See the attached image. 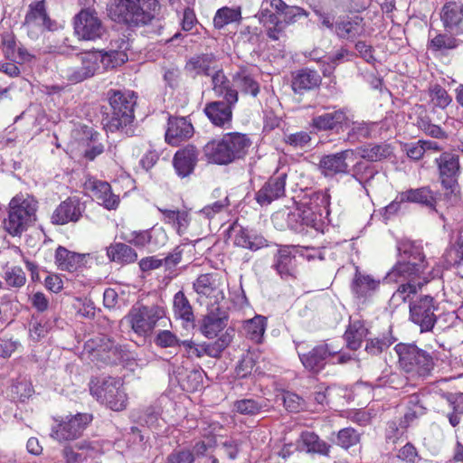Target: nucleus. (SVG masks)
<instances>
[{"instance_id":"nucleus-24","label":"nucleus","mask_w":463,"mask_h":463,"mask_svg":"<svg viewBox=\"0 0 463 463\" xmlns=\"http://www.w3.org/2000/svg\"><path fill=\"white\" fill-rule=\"evenodd\" d=\"M233 236V243L244 249L257 250L267 246L266 239L251 231L243 229L241 226H233L232 228Z\"/></svg>"},{"instance_id":"nucleus-40","label":"nucleus","mask_w":463,"mask_h":463,"mask_svg":"<svg viewBox=\"0 0 463 463\" xmlns=\"http://www.w3.org/2000/svg\"><path fill=\"white\" fill-rule=\"evenodd\" d=\"M439 165L442 183L446 184L447 180L449 181L454 178L459 171V163L458 156L450 153H443L439 158L436 159Z\"/></svg>"},{"instance_id":"nucleus-7","label":"nucleus","mask_w":463,"mask_h":463,"mask_svg":"<svg viewBox=\"0 0 463 463\" xmlns=\"http://www.w3.org/2000/svg\"><path fill=\"white\" fill-rule=\"evenodd\" d=\"M426 264H413L398 259L396 264L388 273L387 278L396 282L406 280V283H413L418 288L428 283L439 271L427 270Z\"/></svg>"},{"instance_id":"nucleus-21","label":"nucleus","mask_w":463,"mask_h":463,"mask_svg":"<svg viewBox=\"0 0 463 463\" xmlns=\"http://www.w3.org/2000/svg\"><path fill=\"white\" fill-rule=\"evenodd\" d=\"M235 104L227 102L225 99L213 101L206 104L204 113L213 125L222 127L231 122L232 107Z\"/></svg>"},{"instance_id":"nucleus-5","label":"nucleus","mask_w":463,"mask_h":463,"mask_svg":"<svg viewBox=\"0 0 463 463\" xmlns=\"http://www.w3.org/2000/svg\"><path fill=\"white\" fill-rule=\"evenodd\" d=\"M128 60L122 52L90 51L78 54L76 61L80 62L88 78L93 77L101 68L109 70L122 65Z\"/></svg>"},{"instance_id":"nucleus-33","label":"nucleus","mask_w":463,"mask_h":463,"mask_svg":"<svg viewBox=\"0 0 463 463\" xmlns=\"http://www.w3.org/2000/svg\"><path fill=\"white\" fill-rule=\"evenodd\" d=\"M298 447L302 451H306L307 453H318L321 455H327L330 449L329 445L311 431H305L301 434L298 442Z\"/></svg>"},{"instance_id":"nucleus-27","label":"nucleus","mask_w":463,"mask_h":463,"mask_svg":"<svg viewBox=\"0 0 463 463\" xmlns=\"http://www.w3.org/2000/svg\"><path fill=\"white\" fill-rule=\"evenodd\" d=\"M380 279L356 270L352 283V291L359 299L371 297L380 287Z\"/></svg>"},{"instance_id":"nucleus-16","label":"nucleus","mask_w":463,"mask_h":463,"mask_svg":"<svg viewBox=\"0 0 463 463\" xmlns=\"http://www.w3.org/2000/svg\"><path fill=\"white\" fill-rule=\"evenodd\" d=\"M354 151L346 149L335 154L325 156L319 162L322 173L326 176H334L338 174L348 173V164L346 160L353 157Z\"/></svg>"},{"instance_id":"nucleus-23","label":"nucleus","mask_w":463,"mask_h":463,"mask_svg":"<svg viewBox=\"0 0 463 463\" xmlns=\"http://www.w3.org/2000/svg\"><path fill=\"white\" fill-rule=\"evenodd\" d=\"M185 70L194 77L210 76L218 70L216 57L213 53H203L191 57L185 64Z\"/></svg>"},{"instance_id":"nucleus-52","label":"nucleus","mask_w":463,"mask_h":463,"mask_svg":"<svg viewBox=\"0 0 463 463\" xmlns=\"http://www.w3.org/2000/svg\"><path fill=\"white\" fill-rule=\"evenodd\" d=\"M443 259L446 269L463 264V237H459L457 244L446 250Z\"/></svg>"},{"instance_id":"nucleus-51","label":"nucleus","mask_w":463,"mask_h":463,"mask_svg":"<svg viewBox=\"0 0 463 463\" xmlns=\"http://www.w3.org/2000/svg\"><path fill=\"white\" fill-rule=\"evenodd\" d=\"M241 10L236 8L222 7L219 9L213 18L214 26L218 29L237 22L241 19Z\"/></svg>"},{"instance_id":"nucleus-58","label":"nucleus","mask_w":463,"mask_h":463,"mask_svg":"<svg viewBox=\"0 0 463 463\" xmlns=\"http://www.w3.org/2000/svg\"><path fill=\"white\" fill-rule=\"evenodd\" d=\"M255 366V360L252 354H245L235 368V374L238 378H245L250 375Z\"/></svg>"},{"instance_id":"nucleus-43","label":"nucleus","mask_w":463,"mask_h":463,"mask_svg":"<svg viewBox=\"0 0 463 463\" xmlns=\"http://www.w3.org/2000/svg\"><path fill=\"white\" fill-rule=\"evenodd\" d=\"M359 151L363 158L371 162L381 161L393 154V148L386 143L364 146L359 148Z\"/></svg>"},{"instance_id":"nucleus-13","label":"nucleus","mask_w":463,"mask_h":463,"mask_svg":"<svg viewBox=\"0 0 463 463\" xmlns=\"http://www.w3.org/2000/svg\"><path fill=\"white\" fill-rule=\"evenodd\" d=\"M74 31L81 40H95L101 37L105 28L96 12L85 9L76 15Z\"/></svg>"},{"instance_id":"nucleus-46","label":"nucleus","mask_w":463,"mask_h":463,"mask_svg":"<svg viewBox=\"0 0 463 463\" xmlns=\"http://www.w3.org/2000/svg\"><path fill=\"white\" fill-rule=\"evenodd\" d=\"M366 335L367 329L361 321L352 322L345 333L347 347L351 350H357Z\"/></svg>"},{"instance_id":"nucleus-8","label":"nucleus","mask_w":463,"mask_h":463,"mask_svg":"<svg viewBox=\"0 0 463 463\" xmlns=\"http://www.w3.org/2000/svg\"><path fill=\"white\" fill-rule=\"evenodd\" d=\"M165 314L164 307L158 305L133 307L128 315V320L136 334L146 335Z\"/></svg>"},{"instance_id":"nucleus-18","label":"nucleus","mask_w":463,"mask_h":463,"mask_svg":"<svg viewBox=\"0 0 463 463\" xmlns=\"http://www.w3.org/2000/svg\"><path fill=\"white\" fill-rule=\"evenodd\" d=\"M194 135V127L185 118H170L165 132V141L171 146H179L182 141Z\"/></svg>"},{"instance_id":"nucleus-19","label":"nucleus","mask_w":463,"mask_h":463,"mask_svg":"<svg viewBox=\"0 0 463 463\" xmlns=\"http://www.w3.org/2000/svg\"><path fill=\"white\" fill-rule=\"evenodd\" d=\"M272 268L281 279L288 280L296 279L298 275L297 260L289 248L284 247L274 256Z\"/></svg>"},{"instance_id":"nucleus-6","label":"nucleus","mask_w":463,"mask_h":463,"mask_svg":"<svg viewBox=\"0 0 463 463\" xmlns=\"http://www.w3.org/2000/svg\"><path fill=\"white\" fill-rule=\"evenodd\" d=\"M137 97L133 91H115L109 98L112 109L109 128L111 130L119 129L130 124L134 118V107Z\"/></svg>"},{"instance_id":"nucleus-25","label":"nucleus","mask_w":463,"mask_h":463,"mask_svg":"<svg viewBox=\"0 0 463 463\" xmlns=\"http://www.w3.org/2000/svg\"><path fill=\"white\" fill-rule=\"evenodd\" d=\"M222 139L227 147L232 162L244 157L251 144L250 138L241 133H229L224 135Z\"/></svg>"},{"instance_id":"nucleus-34","label":"nucleus","mask_w":463,"mask_h":463,"mask_svg":"<svg viewBox=\"0 0 463 463\" xmlns=\"http://www.w3.org/2000/svg\"><path fill=\"white\" fill-rule=\"evenodd\" d=\"M107 256L110 261L119 264L133 263L137 259V253L130 246L117 242L107 247Z\"/></svg>"},{"instance_id":"nucleus-47","label":"nucleus","mask_w":463,"mask_h":463,"mask_svg":"<svg viewBox=\"0 0 463 463\" xmlns=\"http://www.w3.org/2000/svg\"><path fill=\"white\" fill-rule=\"evenodd\" d=\"M173 309L176 318L185 322L194 321V317L192 306L183 291H178L174 296Z\"/></svg>"},{"instance_id":"nucleus-57","label":"nucleus","mask_w":463,"mask_h":463,"mask_svg":"<svg viewBox=\"0 0 463 463\" xmlns=\"http://www.w3.org/2000/svg\"><path fill=\"white\" fill-rule=\"evenodd\" d=\"M9 287L21 288L25 284L26 277L20 267H13L5 272L4 277Z\"/></svg>"},{"instance_id":"nucleus-49","label":"nucleus","mask_w":463,"mask_h":463,"mask_svg":"<svg viewBox=\"0 0 463 463\" xmlns=\"http://www.w3.org/2000/svg\"><path fill=\"white\" fill-rule=\"evenodd\" d=\"M232 340L230 329L222 334L218 339L213 343H204L205 353L207 356L218 358L222 353L229 346Z\"/></svg>"},{"instance_id":"nucleus-26","label":"nucleus","mask_w":463,"mask_h":463,"mask_svg":"<svg viewBox=\"0 0 463 463\" xmlns=\"http://www.w3.org/2000/svg\"><path fill=\"white\" fill-rule=\"evenodd\" d=\"M335 33L339 38L354 40L364 33V23L361 16L346 17L336 22Z\"/></svg>"},{"instance_id":"nucleus-10","label":"nucleus","mask_w":463,"mask_h":463,"mask_svg":"<svg viewBox=\"0 0 463 463\" xmlns=\"http://www.w3.org/2000/svg\"><path fill=\"white\" fill-rule=\"evenodd\" d=\"M91 420L92 416L88 413H77L74 416H68L52 427L51 436L58 441L75 439L82 434Z\"/></svg>"},{"instance_id":"nucleus-11","label":"nucleus","mask_w":463,"mask_h":463,"mask_svg":"<svg viewBox=\"0 0 463 463\" xmlns=\"http://www.w3.org/2000/svg\"><path fill=\"white\" fill-rule=\"evenodd\" d=\"M435 310L436 307L432 297H420L410 305L411 320L420 326L421 332L430 331L436 323Z\"/></svg>"},{"instance_id":"nucleus-53","label":"nucleus","mask_w":463,"mask_h":463,"mask_svg":"<svg viewBox=\"0 0 463 463\" xmlns=\"http://www.w3.org/2000/svg\"><path fill=\"white\" fill-rule=\"evenodd\" d=\"M420 288L413 283H402L392 294L390 302L392 305L398 307L406 302L412 294H416Z\"/></svg>"},{"instance_id":"nucleus-3","label":"nucleus","mask_w":463,"mask_h":463,"mask_svg":"<svg viewBox=\"0 0 463 463\" xmlns=\"http://www.w3.org/2000/svg\"><path fill=\"white\" fill-rule=\"evenodd\" d=\"M90 391L98 402L106 404L113 411H120L127 407L128 397L120 378L92 379L90 383Z\"/></svg>"},{"instance_id":"nucleus-35","label":"nucleus","mask_w":463,"mask_h":463,"mask_svg":"<svg viewBox=\"0 0 463 463\" xmlns=\"http://www.w3.org/2000/svg\"><path fill=\"white\" fill-rule=\"evenodd\" d=\"M399 198L406 203H420L430 208H433L436 203L434 194L426 186L399 193Z\"/></svg>"},{"instance_id":"nucleus-37","label":"nucleus","mask_w":463,"mask_h":463,"mask_svg":"<svg viewBox=\"0 0 463 463\" xmlns=\"http://www.w3.org/2000/svg\"><path fill=\"white\" fill-rule=\"evenodd\" d=\"M321 82V78L316 71L304 69L299 71L292 81V89L295 92L310 90L317 87Z\"/></svg>"},{"instance_id":"nucleus-12","label":"nucleus","mask_w":463,"mask_h":463,"mask_svg":"<svg viewBox=\"0 0 463 463\" xmlns=\"http://www.w3.org/2000/svg\"><path fill=\"white\" fill-rule=\"evenodd\" d=\"M24 27L33 40H37L45 30L52 29V22L47 15L43 1L30 5Z\"/></svg>"},{"instance_id":"nucleus-64","label":"nucleus","mask_w":463,"mask_h":463,"mask_svg":"<svg viewBox=\"0 0 463 463\" xmlns=\"http://www.w3.org/2000/svg\"><path fill=\"white\" fill-rule=\"evenodd\" d=\"M194 455L189 449L173 451L167 458V463H193Z\"/></svg>"},{"instance_id":"nucleus-62","label":"nucleus","mask_w":463,"mask_h":463,"mask_svg":"<svg viewBox=\"0 0 463 463\" xmlns=\"http://www.w3.org/2000/svg\"><path fill=\"white\" fill-rule=\"evenodd\" d=\"M241 442L238 439L228 438L225 440L220 443V449L223 451V453L230 459H235L238 457V454L241 449Z\"/></svg>"},{"instance_id":"nucleus-28","label":"nucleus","mask_w":463,"mask_h":463,"mask_svg":"<svg viewBox=\"0 0 463 463\" xmlns=\"http://www.w3.org/2000/svg\"><path fill=\"white\" fill-rule=\"evenodd\" d=\"M88 256V254L70 251L60 246L55 252V263L60 269L71 272L82 267L86 263Z\"/></svg>"},{"instance_id":"nucleus-44","label":"nucleus","mask_w":463,"mask_h":463,"mask_svg":"<svg viewBox=\"0 0 463 463\" xmlns=\"http://www.w3.org/2000/svg\"><path fill=\"white\" fill-rule=\"evenodd\" d=\"M233 82L235 86L245 94H250L256 97L260 92V85L255 80L253 75L246 70L238 71L233 76Z\"/></svg>"},{"instance_id":"nucleus-41","label":"nucleus","mask_w":463,"mask_h":463,"mask_svg":"<svg viewBox=\"0 0 463 463\" xmlns=\"http://www.w3.org/2000/svg\"><path fill=\"white\" fill-rule=\"evenodd\" d=\"M92 450L90 442L82 441L74 446H66L62 450V456L66 463H82L90 456Z\"/></svg>"},{"instance_id":"nucleus-42","label":"nucleus","mask_w":463,"mask_h":463,"mask_svg":"<svg viewBox=\"0 0 463 463\" xmlns=\"http://www.w3.org/2000/svg\"><path fill=\"white\" fill-rule=\"evenodd\" d=\"M226 325L225 317H219L211 312L203 318L200 330L205 337L213 338L218 336V334L225 328Z\"/></svg>"},{"instance_id":"nucleus-39","label":"nucleus","mask_w":463,"mask_h":463,"mask_svg":"<svg viewBox=\"0 0 463 463\" xmlns=\"http://www.w3.org/2000/svg\"><path fill=\"white\" fill-rule=\"evenodd\" d=\"M441 20L445 28L453 29L463 21V3L450 1L441 12Z\"/></svg>"},{"instance_id":"nucleus-1","label":"nucleus","mask_w":463,"mask_h":463,"mask_svg":"<svg viewBox=\"0 0 463 463\" xmlns=\"http://www.w3.org/2000/svg\"><path fill=\"white\" fill-rule=\"evenodd\" d=\"M329 195L324 192L314 193L309 201L301 203L294 211L288 214V224L295 231H298V222L293 221L300 218V223L304 226L317 229L322 218L329 214Z\"/></svg>"},{"instance_id":"nucleus-45","label":"nucleus","mask_w":463,"mask_h":463,"mask_svg":"<svg viewBox=\"0 0 463 463\" xmlns=\"http://www.w3.org/2000/svg\"><path fill=\"white\" fill-rule=\"evenodd\" d=\"M266 329V317L255 316L253 318L246 320L243 324V331L249 339L254 343H260Z\"/></svg>"},{"instance_id":"nucleus-29","label":"nucleus","mask_w":463,"mask_h":463,"mask_svg":"<svg viewBox=\"0 0 463 463\" xmlns=\"http://www.w3.org/2000/svg\"><path fill=\"white\" fill-rule=\"evenodd\" d=\"M213 90L218 97H222L223 99L230 103H237L238 91L232 88L230 81L224 75L222 70H216L212 75Z\"/></svg>"},{"instance_id":"nucleus-20","label":"nucleus","mask_w":463,"mask_h":463,"mask_svg":"<svg viewBox=\"0 0 463 463\" xmlns=\"http://www.w3.org/2000/svg\"><path fill=\"white\" fill-rule=\"evenodd\" d=\"M82 214V205L76 198H69L61 203L52 215V223L63 225L78 222Z\"/></svg>"},{"instance_id":"nucleus-17","label":"nucleus","mask_w":463,"mask_h":463,"mask_svg":"<svg viewBox=\"0 0 463 463\" xmlns=\"http://www.w3.org/2000/svg\"><path fill=\"white\" fill-rule=\"evenodd\" d=\"M137 7L135 0H113L108 5L107 10L109 16L114 22L135 26V14Z\"/></svg>"},{"instance_id":"nucleus-22","label":"nucleus","mask_w":463,"mask_h":463,"mask_svg":"<svg viewBox=\"0 0 463 463\" xmlns=\"http://www.w3.org/2000/svg\"><path fill=\"white\" fill-rule=\"evenodd\" d=\"M198 152L194 146L178 150L174 156V167L181 177L188 176L197 163Z\"/></svg>"},{"instance_id":"nucleus-30","label":"nucleus","mask_w":463,"mask_h":463,"mask_svg":"<svg viewBox=\"0 0 463 463\" xmlns=\"http://www.w3.org/2000/svg\"><path fill=\"white\" fill-rule=\"evenodd\" d=\"M259 20L267 28V34L271 40L278 41L284 36L287 24L267 8L260 11Z\"/></svg>"},{"instance_id":"nucleus-59","label":"nucleus","mask_w":463,"mask_h":463,"mask_svg":"<svg viewBox=\"0 0 463 463\" xmlns=\"http://www.w3.org/2000/svg\"><path fill=\"white\" fill-rule=\"evenodd\" d=\"M181 346L184 347L187 358H201L206 355L204 343L195 344L192 340H184L181 341Z\"/></svg>"},{"instance_id":"nucleus-15","label":"nucleus","mask_w":463,"mask_h":463,"mask_svg":"<svg viewBox=\"0 0 463 463\" xmlns=\"http://www.w3.org/2000/svg\"><path fill=\"white\" fill-rule=\"evenodd\" d=\"M287 174L281 173L270 177L256 194V200L260 205H268L285 194Z\"/></svg>"},{"instance_id":"nucleus-55","label":"nucleus","mask_w":463,"mask_h":463,"mask_svg":"<svg viewBox=\"0 0 463 463\" xmlns=\"http://www.w3.org/2000/svg\"><path fill=\"white\" fill-rule=\"evenodd\" d=\"M154 342L160 348H175L181 346V340L175 334L169 330H159L155 336Z\"/></svg>"},{"instance_id":"nucleus-9","label":"nucleus","mask_w":463,"mask_h":463,"mask_svg":"<svg viewBox=\"0 0 463 463\" xmlns=\"http://www.w3.org/2000/svg\"><path fill=\"white\" fill-rule=\"evenodd\" d=\"M307 344L299 342L296 344V349L304 367L311 372L317 373L325 366V361L328 355H335L339 349L328 344L315 346L307 352Z\"/></svg>"},{"instance_id":"nucleus-32","label":"nucleus","mask_w":463,"mask_h":463,"mask_svg":"<svg viewBox=\"0 0 463 463\" xmlns=\"http://www.w3.org/2000/svg\"><path fill=\"white\" fill-rule=\"evenodd\" d=\"M135 4L138 6L135 14V26L148 24L160 10L157 0H135Z\"/></svg>"},{"instance_id":"nucleus-36","label":"nucleus","mask_w":463,"mask_h":463,"mask_svg":"<svg viewBox=\"0 0 463 463\" xmlns=\"http://www.w3.org/2000/svg\"><path fill=\"white\" fill-rule=\"evenodd\" d=\"M398 259L405 260L416 265L426 264L428 269V262L425 260L422 247L415 242L404 241L398 245Z\"/></svg>"},{"instance_id":"nucleus-48","label":"nucleus","mask_w":463,"mask_h":463,"mask_svg":"<svg viewBox=\"0 0 463 463\" xmlns=\"http://www.w3.org/2000/svg\"><path fill=\"white\" fill-rule=\"evenodd\" d=\"M61 76L71 83L81 82L88 78L80 62L75 60L73 64H64L60 68Z\"/></svg>"},{"instance_id":"nucleus-2","label":"nucleus","mask_w":463,"mask_h":463,"mask_svg":"<svg viewBox=\"0 0 463 463\" xmlns=\"http://www.w3.org/2000/svg\"><path fill=\"white\" fill-rule=\"evenodd\" d=\"M36 200L28 194H17L9 203L5 228L13 236L20 235L35 220Z\"/></svg>"},{"instance_id":"nucleus-54","label":"nucleus","mask_w":463,"mask_h":463,"mask_svg":"<svg viewBox=\"0 0 463 463\" xmlns=\"http://www.w3.org/2000/svg\"><path fill=\"white\" fill-rule=\"evenodd\" d=\"M264 405L254 399H242L236 401L233 409L240 414L256 415L260 412Z\"/></svg>"},{"instance_id":"nucleus-60","label":"nucleus","mask_w":463,"mask_h":463,"mask_svg":"<svg viewBox=\"0 0 463 463\" xmlns=\"http://www.w3.org/2000/svg\"><path fill=\"white\" fill-rule=\"evenodd\" d=\"M283 403L286 409L292 412H297L304 409V400L293 392H285L282 396Z\"/></svg>"},{"instance_id":"nucleus-4","label":"nucleus","mask_w":463,"mask_h":463,"mask_svg":"<svg viewBox=\"0 0 463 463\" xmlns=\"http://www.w3.org/2000/svg\"><path fill=\"white\" fill-rule=\"evenodd\" d=\"M395 351L402 369L412 376L426 377L434 368L432 356L415 345L398 344Z\"/></svg>"},{"instance_id":"nucleus-61","label":"nucleus","mask_w":463,"mask_h":463,"mask_svg":"<svg viewBox=\"0 0 463 463\" xmlns=\"http://www.w3.org/2000/svg\"><path fill=\"white\" fill-rule=\"evenodd\" d=\"M373 168L364 162H358L353 167V176L361 184L373 178Z\"/></svg>"},{"instance_id":"nucleus-38","label":"nucleus","mask_w":463,"mask_h":463,"mask_svg":"<svg viewBox=\"0 0 463 463\" xmlns=\"http://www.w3.org/2000/svg\"><path fill=\"white\" fill-rule=\"evenodd\" d=\"M346 119L344 109L334 110L312 118V127L317 130H331Z\"/></svg>"},{"instance_id":"nucleus-50","label":"nucleus","mask_w":463,"mask_h":463,"mask_svg":"<svg viewBox=\"0 0 463 463\" xmlns=\"http://www.w3.org/2000/svg\"><path fill=\"white\" fill-rule=\"evenodd\" d=\"M194 289L203 297L210 298L217 291L215 279L211 274H202L194 282Z\"/></svg>"},{"instance_id":"nucleus-56","label":"nucleus","mask_w":463,"mask_h":463,"mask_svg":"<svg viewBox=\"0 0 463 463\" xmlns=\"http://www.w3.org/2000/svg\"><path fill=\"white\" fill-rule=\"evenodd\" d=\"M360 440L359 433L353 428H345L338 432L337 444L344 449H349Z\"/></svg>"},{"instance_id":"nucleus-14","label":"nucleus","mask_w":463,"mask_h":463,"mask_svg":"<svg viewBox=\"0 0 463 463\" xmlns=\"http://www.w3.org/2000/svg\"><path fill=\"white\" fill-rule=\"evenodd\" d=\"M84 186L90 197L105 209L116 210L118 207L119 196L112 192L108 182L90 178L85 182Z\"/></svg>"},{"instance_id":"nucleus-63","label":"nucleus","mask_w":463,"mask_h":463,"mask_svg":"<svg viewBox=\"0 0 463 463\" xmlns=\"http://www.w3.org/2000/svg\"><path fill=\"white\" fill-rule=\"evenodd\" d=\"M430 45L437 51L442 49H454L458 46V41L456 38L448 34H438L431 40Z\"/></svg>"},{"instance_id":"nucleus-31","label":"nucleus","mask_w":463,"mask_h":463,"mask_svg":"<svg viewBox=\"0 0 463 463\" xmlns=\"http://www.w3.org/2000/svg\"><path fill=\"white\" fill-rule=\"evenodd\" d=\"M203 156L212 164L228 165L232 163L222 138L209 141L203 146Z\"/></svg>"}]
</instances>
